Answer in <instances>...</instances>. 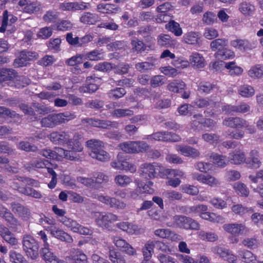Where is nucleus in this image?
Wrapping results in <instances>:
<instances>
[{
	"label": "nucleus",
	"instance_id": "f257e3e1",
	"mask_svg": "<svg viewBox=\"0 0 263 263\" xmlns=\"http://www.w3.org/2000/svg\"><path fill=\"white\" fill-rule=\"evenodd\" d=\"M86 146L92 158L101 162H106L110 160L109 154L103 149L104 143L103 141L92 139L86 142Z\"/></svg>",
	"mask_w": 263,
	"mask_h": 263
},
{
	"label": "nucleus",
	"instance_id": "f03ea898",
	"mask_svg": "<svg viewBox=\"0 0 263 263\" xmlns=\"http://www.w3.org/2000/svg\"><path fill=\"white\" fill-rule=\"evenodd\" d=\"M76 117L74 114L68 112L52 114L43 118L40 123L42 127L53 128L74 119Z\"/></svg>",
	"mask_w": 263,
	"mask_h": 263
},
{
	"label": "nucleus",
	"instance_id": "7ed1b4c3",
	"mask_svg": "<svg viewBox=\"0 0 263 263\" xmlns=\"http://www.w3.org/2000/svg\"><path fill=\"white\" fill-rule=\"evenodd\" d=\"M22 245L23 249L28 257L34 260L39 257V244L33 236L28 234L24 235Z\"/></svg>",
	"mask_w": 263,
	"mask_h": 263
},
{
	"label": "nucleus",
	"instance_id": "20e7f679",
	"mask_svg": "<svg viewBox=\"0 0 263 263\" xmlns=\"http://www.w3.org/2000/svg\"><path fill=\"white\" fill-rule=\"evenodd\" d=\"M93 217L98 226L107 230L111 228V223L118 220V216L111 212H95Z\"/></svg>",
	"mask_w": 263,
	"mask_h": 263
},
{
	"label": "nucleus",
	"instance_id": "39448f33",
	"mask_svg": "<svg viewBox=\"0 0 263 263\" xmlns=\"http://www.w3.org/2000/svg\"><path fill=\"white\" fill-rule=\"evenodd\" d=\"M176 225L185 229L198 230L199 224L194 219L182 215H176L173 217Z\"/></svg>",
	"mask_w": 263,
	"mask_h": 263
},
{
	"label": "nucleus",
	"instance_id": "423d86ee",
	"mask_svg": "<svg viewBox=\"0 0 263 263\" xmlns=\"http://www.w3.org/2000/svg\"><path fill=\"white\" fill-rule=\"evenodd\" d=\"M97 199L110 208L116 210H124L126 207V204L124 201L115 197H111L107 195H99L97 196Z\"/></svg>",
	"mask_w": 263,
	"mask_h": 263
},
{
	"label": "nucleus",
	"instance_id": "0eeeda50",
	"mask_svg": "<svg viewBox=\"0 0 263 263\" xmlns=\"http://www.w3.org/2000/svg\"><path fill=\"white\" fill-rule=\"evenodd\" d=\"M160 168V165L157 163H145L141 165L140 176L147 179L154 178L157 172Z\"/></svg>",
	"mask_w": 263,
	"mask_h": 263
},
{
	"label": "nucleus",
	"instance_id": "6e6552de",
	"mask_svg": "<svg viewBox=\"0 0 263 263\" xmlns=\"http://www.w3.org/2000/svg\"><path fill=\"white\" fill-rule=\"evenodd\" d=\"M90 5L84 2H66L60 3L59 9L62 11H76L89 9Z\"/></svg>",
	"mask_w": 263,
	"mask_h": 263
},
{
	"label": "nucleus",
	"instance_id": "1a4fd4ad",
	"mask_svg": "<svg viewBox=\"0 0 263 263\" xmlns=\"http://www.w3.org/2000/svg\"><path fill=\"white\" fill-rule=\"evenodd\" d=\"M224 231L234 235H242L247 233L249 229L242 223H233L224 224Z\"/></svg>",
	"mask_w": 263,
	"mask_h": 263
},
{
	"label": "nucleus",
	"instance_id": "9d476101",
	"mask_svg": "<svg viewBox=\"0 0 263 263\" xmlns=\"http://www.w3.org/2000/svg\"><path fill=\"white\" fill-rule=\"evenodd\" d=\"M112 239L115 245L121 251L125 252L129 255L136 254V250L128 243L125 240L118 236H114Z\"/></svg>",
	"mask_w": 263,
	"mask_h": 263
},
{
	"label": "nucleus",
	"instance_id": "9b49d317",
	"mask_svg": "<svg viewBox=\"0 0 263 263\" xmlns=\"http://www.w3.org/2000/svg\"><path fill=\"white\" fill-rule=\"evenodd\" d=\"M48 138L55 144L63 145L68 141L70 136L68 133L65 131H55L50 133Z\"/></svg>",
	"mask_w": 263,
	"mask_h": 263
},
{
	"label": "nucleus",
	"instance_id": "f8f14e48",
	"mask_svg": "<svg viewBox=\"0 0 263 263\" xmlns=\"http://www.w3.org/2000/svg\"><path fill=\"white\" fill-rule=\"evenodd\" d=\"M223 126L231 128H243L246 120L238 117H230L224 118L222 123Z\"/></svg>",
	"mask_w": 263,
	"mask_h": 263
},
{
	"label": "nucleus",
	"instance_id": "ddd939ff",
	"mask_svg": "<svg viewBox=\"0 0 263 263\" xmlns=\"http://www.w3.org/2000/svg\"><path fill=\"white\" fill-rule=\"evenodd\" d=\"M0 217L4 219L12 228L21 226V223L12 213L1 204H0Z\"/></svg>",
	"mask_w": 263,
	"mask_h": 263
},
{
	"label": "nucleus",
	"instance_id": "4468645a",
	"mask_svg": "<svg viewBox=\"0 0 263 263\" xmlns=\"http://www.w3.org/2000/svg\"><path fill=\"white\" fill-rule=\"evenodd\" d=\"M82 122L88 123L94 127L105 129H109L117 124V123L115 122L95 118L84 119L82 120Z\"/></svg>",
	"mask_w": 263,
	"mask_h": 263
},
{
	"label": "nucleus",
	"instance_id": "2eb2a0df",
	"mask_svg": "<svg viewBox=\"0 0 263 263\" xmlns=\"http://www.w3.org/2000/svg\"><path fill=\"white\" fill-rule=\"evenodd\" d=\"M157 60L153 57H149L146 61L139 62L135 64L136 69L140 72H146L154 69L157 64Z\"/></svg>",
	"mask_w": 263,
	"mask_h": 263
},
{
	"label": "nucleus",
	"instance_id": "dca6fc26",
	"mask_svg": "<svg viewBox=\"0 0 263 263\" xmlns=\"http://www.w3.org/2000/svg\"><path fill=\"white\" fill-rule=\"evenodd\" d=\"M11 207L12 211L23 219L27 220L31 216L30 210L19 203L12 202Z\"/></svg>",
	"mask_w": 263,
	"mask_h": 263
},
{
	"label": "nucleus",
	"instance_id": "f3484780",
	"mask_svg": "<svg viewBox=\"0 0 263 263\" xmlns=\"http://www.w3.org/2000/svg\"><path fill=\"white\" fill-rule=\"evenodd\" d=\"M82 136L78 133H76L72 139L69 138L68 141L66 142L68 148L74 152H80L83 151V147L82 145Z\"/></svg>",
	"mask_w": 263,
	"mask_h": 263
},
{
	"label": "nucleus",
	"instance_id": "a211bd4d",
	"mask_svg": "<svg viewBox=\"0 0 263 263\" xmlns=\"http://www.w3.org/2000/svg\"><path fill=\"white\" fill-rule=\"evenodd\" d=\"M116 227L129 234H138L140 233V229L137 225L127 221L119 222Z\"/></svg>",
	"mask_w": 263,
	"mask_h": 263
},
{
	"label": "nucleus",
	"instance_id": "6ab92c4d",
	"mask_svg": "<svg viewBox=\"0 0 263 263\" xmlns=\"http://www.w3.org/2000/svg\"><path fill=\"white\" fill-rule=\"evenodd\" d=\"M176 149L177 152L186 157L196 158L200 155V153L197 149L191 146L177 145Z\"/></svg>",
	"mask_w": 263,
	"mask_h": 263
},
{
	"label": "nucleus",
	"instance_id": "aec40b11",
	"mask_svg": "<svg viewBox=\"0 0 263 263\" xmlns=\"http://www.w3.org/2000/svg\"><path fill=\"white\" fill-rule=\"evenodd\" d=\"M40 254L46 263H61L59 259L50 251L49 248H42Z\"/></svg>",
	"mask_w": 263,
	"mask_h": 263
},
{
	"label": "nucleus",
	"instance_id": "412c9836",
	"mask_svg": "<svg viewBox=\"0 0 263 263\" xmlns=\"http://www.w3.org/2000/svg\"><path fill=\"white\" fill-rule=\"evenodd\" d=\"M229 160L231 163L236 165L246 162L245 152L241 150L234 151L229 154Z\"/></svg>",
	"mask_w": 263,
	"mask_h": 263
},
{
	"label": "nucleus",
	"instance_id": "4be33fe9",
	"mask_svg": "<svg viewBox=\"0 0 263 263\" xmlns=\"http://www.w3.org/2000/svg\"><path fill=\"white\" fill-rule=\"evenodd\" d=\"M51 234L54 237L61 240V241L66 242L67 243H72L73 239L72 237L67 233L62 230L53 228L50 229Z\"/></svg>",
	"mask_w": 263,
	"mask_h": 263
},
{
	"label": "nucleus",
	"instance_id": "5701e85b",
	"mask_svg": "<svg viewBox=\"0 0 263 263\" xmlns=\"http://www.w3.org/2000/svg\"><path fill=\"white\" fill-rule=\"evenodd\" d=\"M189 60L194 68H202L205 65V62L203 57L197 52L193 53L190 56Z\"/></svg>",
	"mask_w": 263,
	"mask_h": 263
},
{
	"label": "nucleus",
	"instance_id": "b1692460",
	"mask_svg": "<svg viewBox=\"0 0 263 263\" xmlns=\"http://www.w3.org/2000/svg\"><path fill=\"white\" fill-rule=\"evenodd\" d=\"M228 45V41L224 38L217 39L213 40L210 43V48L213 51L218 52L222 50Z\"/></svg>",
	"mask_w": 263,
	"mask_h": 263
},
{
	"label": "nucleus",
	"instance_id": "393cba45",
	"mask_svg": "<svg viewBox=\"0 0 263 263\" xmlns=\"http://www.w3.org/2000/svg\"><path fill=\"white\" fill-rule=\"evenodd\" d=\"M16 74L13 69L2 68L0 69V82L12 80L16 77Z\"/></svg>",
	"mask_w": 263,
	"mask_h": 263
},
{
	"label": "nucleus",
	"instance_id": "a878e982",
	"mask_svg": "<svg viewBox=\"0 0 263 263\" xmlns=\"http://www.w3.org/2000/svg\"><path fill=\"white\" fill-rule=\"evenodd\" d=\"M98 15L90 12H84L80 17V21L88 25H94L98 21Z\"/></svg>",
	"mask_w": 263,
	"mask_h": 263
},
{
	"label": "nucleus",
	"instance_id": "bb28decb",
	"mask_svg": "<svg viewBox=\"0 0 263 263\" xmlns=\"http://www.w3.org/2000/svg\"><path fill=\"white\" fill-rule=\"evenodd\" d=\"M232 211L236 215L242 216L247 214H251L254 212L252 208L245 206L241 204H234L231 207Z\"/></svg>",
	"mask_w": 263,
	"mask_h": 263
},
{
	"label": "nucleus",
	"instance_id": "cd10ccee",
	"mask_svg": "<svg viewBox=\"0 0 263 263\" xmlns=\"http://www.w3.org/2000/svg\"><path fill=\"white\" fill-rule=\"evenodd\" d=\"M231 45L240 50L246 51L251 49V46L247 40L236 39L231 42Z\"/></svg>",
	"mask_w": 263,
	"mask_h": 263
},
{
	"label": "nucleus",
	"instance_id": "c85d7f7f",
	"mask_svg": "<svg viewBox=\"0 0 263 263\" xmlns=\"http://www.w3.org/2000/svg\"><path fill=\"white\" fill-rule=\"evenodd\" d=\"M238 93L242 97L250 98L254 95L255 89L252 86L245 84L239 87Z\"/></svg>",
	"mask_w": 263,
	"mask_h": 263
},
{
	"label": "nucleus",
	"instance_id": "c756f323",
	"mask_svg": "<svg viewBox=\"0 0 263 263\" xmlns=\"http://www.w3.org/2000/svg\"><path fill=\"white\" fill-rule=\"evenodd\" d=\"M214 56L217 59L226 60L233 58L235 56V54L231 49L225 47L222 50L216 52L214 54Z\"/></svg>",
	"mask_w": 263,
	"mask_h": 263
},
{
	"label": "nucleus",
	"instance_id": "7c9ffc66",
	"mask_svg": "<svg viewBox=\"0 0 263 263\" xmlns=\"http://www.w3.org/2000/svg\"><path fill=\"white\" fill-rule=\"evenodd\" d=\"M118 10V8L114 4H100L97 6V10L102 13H112Z\"/></svg>",
	"mask_w": 263,
	"mask_h": 263
},
{
	"label": "nucleus",
	"instance_id": "2f4dec72",
	"mask_svg": "<svg viewBox=\"0 0 263 263\" xmlns=\"http://www.w3.org/2000/svg\"><path fill=\"white\" fill-rule=\"evenodd\" d=\"M59 16V12L55 10L47 11L43 16V21L47 24L54 23Z\"/></svg>",
	"mask_w": 263,
	"mask_h": 263
},
{
	"label": "nucleus",
	"instance_id": "473e14b6",
	"mask_svg": "<svg viewBox=\"0 0 263 263\" xmlns=\"http://www.w3.org/2000/svg\"><path fill=\"white\" fill-rule=\"evenodd\" d=\"M165 28L173 33L176 36H179L182 34V30L180 26V24L174 20L170 21L165 25Z\"/></svg>",
	"mask_w": 263,
	"mask_h": 263
},
{
	"label": "nucleus",
	"instance_id": "72a5a7b5",
	"mask_svg": "<svg viewBox=\"0 0 263 263\" xmlns=\"http://www.w3.org/2000/svg\"><path fill=\"white\" fill-rule=\"evenodd\" d=\"M199 39V33L197 32L191 31L187 32L183 36V40L184 42L191 45L197 44Z\"/></svg>",
	"mask_w": 263,
	"mask_h": 263
},
{
	"label": "nucleus",
	"instance_id": "f704fd0d",
	"mask_svg": "<svg viewBox=\"0 0 263 263\" xmlns=\"http://www.w3.org/2000/svg\"><path fill=\"white\" fill-rule=\"evenodd\" d=\"M51 164L47 160L42 159H33L28 164V167L30 168H42L47 167V165Z\"/></svg>",
	"mask_w": 263,
	"mask_h": 263
},
{
	"label": "nucleus",
	"instance_id": "c9c22d12",
	"mask_svg": "<svg viewBox=\"0 0 263 263\" xmlns=\"http://www.w3.org/2000/svg\"><path fill=\"white\" fill-rule=\"evenodd\" d=\"M185 86V84L182 81L175 80L167 85V88L171 91L179 92L180 90L183 89Z\"/></svg>",
	"mask_w": 263,
	"mask_h": 263
},
{
	"label": "nucleus",
	"instance_id": "e433bc0d",
	"mask_svg": "<svg viewBox=\"0 0 263 263\" xmlns=\"http://www.w3.org/2000/svg\"><path fill=\"white\" fill-rule=\"evenodd\" d=\"M248 75L254 79L261 78L263 76V66L258 64L252 66L248 71Z\"/></svg>",
	"mask_w": 263,
	"mask_h": 263
},
{
	"label": "nucleus",
	"instance_id": "4c0bfd02",
	"mask_svg": "<svg viewBox=\"0 0 263 263\" xmlns=\"http://www.w3.org/2000/svg\"><path fill=\"white\" fill-rule=\"evenodd\" d=\"M239 10L243 15H250L254 11L255 8L250 3L243 2L240 4Z\"/></svg>",
	"mask_w": 263,
	"mask_h": 263
},
{
	"label": "nucleus",
	"instance_id": "58836bf2",
	"mask_svg": "<svg viewBox=\"0 0 263 263\" xmlns=\"http://www.w3.org/2000/svg\"><path fill=\"white\" fill-rule=\"evenodd\" d=\"M115 183L121 187H125L132 182L131 177L125 175H118L115 178Z\"/></svg>",
	"mask_w": 263,
	"mask_h": 263
},
{
	"label": "nucleus",
	"instance_id": "ea45409f",
	"mask_svg": "<svg viewBox=\"0 0 263 263\" xmlns=\"http://www.w3.org/2000/svg\"><path fill=\"white\" fill-rule=\"evenodd\" d=\"M119 147L126 153L135 154L136 152V141H128L120 143Z\"/></svg>",
	"mask_w": 263,
	"mask_h": 263
},
{
	"label": "nucleus",
	"instance_id": "a19ab883",
	"mask_svg": "<svg viewBox=\"0 0 263 263\" xmlns=\"http://www.w3.org/2000/svg\"><path fill=\"white\" fill-rule=\"evenodd\" d=\"M212 162L219 167H224L227 165L226 157L217 154H212L210 156Z\"/></svg>",
	"mask_w": 263,
	"mask_h": 263
},
{
	"label": "nucleus",
	"instance_id": "79ce46f5",
	"mask_svg": "<svg viewBox=\"0 0 263 263\" xmlns=\"http://www.w3.org/2000/svg\"><path fill=\"white\" fill-rule=\"evenodd\" d=\"M199 238L202 240L213 242L218 239V236L215 233L201 231L198 232Z\"/></svg>",
	"mask_w": 263,
	"mask_h": 263
},
{
	"label": "nucleus",
	"instance_id": "37998d69",
	"mask_svg": "<svg viewBox=\"0 0 263 263\" xmlns=\"http://www.w3.org/2000/svg\"><path fill=\"white\" fill-rule=\"evenodd\" d=\"M130 65L127 63H121L118 65L113 64L112 70L115 74L124 75L128 72Z\"/></svg>",
	"mask_w": 263,
	"mask_h": 263
},
{
	"label": "nucleus",
	"instance_id": "c03bdc74",
	"mask_svg": "<svg viewBox=\"0 0 263 263\" xmlns=\"http://www.w3.org/2000/svg\"><path fill=\"white\" fill-rule=\"evenodd\" d=\"M14 79L15 86L18 88L24 87L31 82L30 80L25 76H17L16 74V77Z\"/></svg>",
	"mask_w": 263,
	"mask_h": 263
},
{
	"label": "nucleus",
	"instance_id": "a18cd8bd",
	"mask_svg": "<svg viewBox=\"0 0 263 263\" xmlns=\"http://www.w3.org/2000/svg\"><path fill=\"white\" fill-rule=\"evenodd\" d=\"M18 148L27 152H35L39 151L36 145L31 144L29 142L24 141L19 142Z\"/></svg>",
	"mask_w": 263,
	"mask_h": 263
},
{
	"label": "nucleus",
	"instance_id": "49530a36",
	"mask_svg": "<svg viewBox=\"0 0 263 263\" xmlns=\"http://www.w3.org/2000/svg\"><path fill=\"white\" fill-rule=\"evenodd\" d=\"M20 189V193L26 196H31L35 198H41L42 197V194L32 187L26 186Z\"/></svg>",
	"mask_w": 263,
	"mask_h": 263
},
{
	"label": "nucleus",
	"instance_id": "de8ad7c7",
	"mask_svg": "<svg viewBox=\"0 0 263 263\" xmlns=\"http://www.w3.org/2000/svg\"><path fill=\"white\" fill-rule=\"evenodd\" d=\"M163 197L170 201L179 200L182 199V194L175 191H167L163 193Z\"/></svg>",
	"mask_w": 263,
	"mask_h": 263
},
{
	"label": "nucleus",
	"instance_id": "09e8293b",
	"mask_svg": "<svg viewBox=\"0 0 263 263\" xmlns=\"http://www.w3.org/2000/svg\"><path fill=\"white\" fill-rule=\"evenodd\" d=\"M111 115L117 118H124L133 116L134 111L129 109H115Z\"/></svg>",
	"mask_w": 263,
	"mask_h": 263
},
{
	"label": "nucleus",
	"instance_id": "8fccbe9b",
	"mask_svg": "<svg viewBox=\"0 0 263 263\" xmlns=\"http://www.w3.org/2000/svg\"><path fill=\"white\" fill-rule=\"evenodd\" d=\"M215 87V85L209 82H201L198 86V90L201 93L208 94Z\"/></svg>",
	"mask_w": 263,
	"mask_h": 263
},
{
	"label": "nucleus",
	"instance_id": "3c124183",
	"mask_svg": "<svg viewBox=\"0 0 263 263\" xmlns=\"http://www.w3.org/2000/svg\"><path fill=\"white\" fill-rule=\"evenodd\" d=\"M240 255L242 261L246 263H256V256L250 251L245 250L241 252Z\"/></svg>",
	"mask_w": 263,
	"mask_h": 263
},
{
	"label": "nucleus",
	"instance_id": "603ef678",
	"mask_svg": "<svg viewBox=\"0 0 263 263\" xmlns=\"http://www.w3.org/2000/svg\"><path fill=\"white\" fill-rule=\"evenodd\" d=\"M158 44L162 47H168L172 44V38L168 34H161L158 37Z\"/></svg>",
	"mask_w": 263,
	"mask_h": 263
},
{
	"label": "nucleus",
	"instance_id": "864d4df0",
	"mask_svg": "<svg viewBox=\"0 0 263 263\" xmlns=\"http://www.w3.org/2000/svg\"><path fill=\"white\" fill-rule=\"evenodd\" d=\"M108 94L110 98L117 99L123 97L126 94V91L123 88L117 87L110 90Z\"/></svg>",
	"mask_w": 263,
	"mask_h": 263
},
{
	"label": "nucleus",
	"instance_id": "5fc2aeb1",
	"mask_svg": "<svg viewBox=\"0 0 263 263\" xmlns=\"http://www.w3.org/2000/svg\"><path fill=\"white\" fill-rule=\"evenodd\" d=\"M84 57V55L77 54L69 59H67L65 61V63L68 66H74L82 63Z\"/></svg>",
	"mask_w": 263,
	"mask_h": 263
},
{
	"label": "nucleus",
	"instance_id": "6e6d98bb",
	"mask_svg": "<svg viewBox=\"0 0 263 263\" xmlns=\"http://www.w3.org/2000/svg\"><path fill=\"white\" fill-rule=\"evenodd\" d=\"M40 5L38 4L37 2H29L27 5L24 8L23 11L25 12L31 14L40 11Z\"/></svg>",
	"mask_w": 263,
	"mask_h": 263
},
{
	"label": "nucleus",
	"instance_id": "4d7b16f0",
	"mask_svg": "<svg viewBox=\"0 0 263 263\" xmlns=\"http://www.w3.org/2000/svg\"><path fill=\"white\" fill-rule=\"evenodd\" d=\"M202 115L198 114L193 116L191 122V128L193 130H197L201 128Z\"/></svg>",
	"mask_w": 263,
	"mask_h": 263
},
{
	"label": "nucleus",
	"instance_id": "13d9d810",
	"mask_svg": "<svg viewBox=\"0 0 263 263\" xmlns=\"http://www.w3.org/2000/svg\"><path fill=\"white\" fill-rule=\"evenodd\" d=\"M234 189L238 194L242 196L247 197L249 194V191L246 185L240 182H237L234 185Z\"/></svg>",
	"mask_w": 263,
	"mask_h": 263
},
{
	"label": "nucleus",
	"instance_id": "bf43d9fd",
	"mask_svg": "<svg viewBox=\"0 0 263 263\" xmlns=\"http://www.w3.org/2000/svg\"><path fill=\"white\" fill-rule=\"evenodd\" d=\"M72 27V24L68 20H62L56 24V28L58 31H67Z\"/></svg>",
	"mask_w": 263,
	"mask_h": 263
},
{
	"label": "nucleus",
	"instance_id": "052dcab7",
	"mask_svg": "<svg viewBox=\"0 0 263 263\" xmlns=\"http://www.w3.org/2000/svg\"><path fill=\"white\" fill-rule=\"evenodd\" d=\"M9 258L12 263H25L24 256L19 253L11 250L9 252Z\"/></svg>",
	"mask_w": 263,
	"mask_h": 263
},
{
	"label": "nucleus",
	"instance_id": "680f3d73",
	"mask_svg": "<svg viewBox=\"0 0 263 263\" xmlns=\"http://www.w3.org/2000/svg\"><path fill=\"white\" fill-rule=\"evenodd\" d=\"M210 203L216 209H223L227 208V203L226 201L221 198L214 197L212 198Z\"/></svg>",
	"mask_w": 263,
	"mask_h": 263
},
{
	"label": "nucleus",
	"instance_id": "e2e57ef3",
	"mask_svg": "<svg viewBox=\"0 0 263 263\" xmlns=\"http://www.w3.org/2000/svg\"><path fill=\"white\" fill-rule=\"evenodd\" d=\"M208 210V206L202 204H199L192 205L189 209L188 213H199L201 214L203 212L207 211Z\"/></svg>",
	"mask_w": 263,
	"mask_h": 263
},
{
	"label": "nucleus",
	"instance_id": "0e129e2a",
	"mask_svg": "<svg viewBox=\"0 0 263 263\" xmlns=\"http://www.w3.org/2000/svg\"><path fill=\"white\" fill-rule=\"evenodd\" d=\"M216 20L217 17L216 15L212 12H206L203 15L202 22L206 25H210L213 24Z\"/></svg>",
	"mask_w": 263,
	"mask_h": 263
},
{
	"label": "nucleus",
	"instance_id": "69168bd1",
	"mask_svg": "<svg viewBox=\"0 0 263 263\" xmlns=\"http://www.w3.org/2000/svg\"><path fill=\"white\" fill-rule=\"evenodd\" d=\"M165 81V79L163 76L156 75L151 78L150 83L152 87L155 88L163 85Z\"/></svg>",
	"mask_w": 263,
	"mask_h": 263
},
{
	"label": "nucleus",
	"instance_id": "338daca9",
	"mask_svg": "<svg viewBox=\"0 0 263 263\" xmlns=\"http://www.w3.org/2000/svg\"><path fill=\"white\" fill-rule=\"evenodd\" d=\"M203 183L209 185L210 186L214 187L217 186L220 184L219 180L215 177L206 175L204 176V178Z\"/></svg>",
	"mask_w": 263,
	"mask_h": 263
},
{
	"label": "nucleus",
	"instance_id": "774afa93",
	"mask_svg": "<svg viewBox=\"0 0 263 263\" xmlns=\"http://www.w3.org/2000/svg\"><path fill=\"white\" fill-rule=\"evenodd\" d=\"M72 260L74 263H86L87 256L81 251L78 250L76 254L72 256Z\"/></svg>",
	"mask_w": 263,
	"mask_h": 263
}]
</instances>
